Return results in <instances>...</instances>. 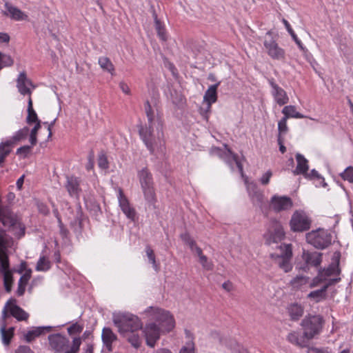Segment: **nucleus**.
I'll use <instances>...</instances> for the list:
<instances>
[{"instance_id":"obj_19","label":"nucleus","mask_w":353,"mask_h":353,"mask_svg":"<svg viewBox=\"0 0 353 353\" xmlns=\"http://www.w3.org/2000/svg\"><path fill=\"white\" fill-rule=\"evenodd\" d=\"M245 183L247 186L248 194L253 203L256 205H261L263 201V194L259 190L256 184L254 182H248V179H245Z\"/></svg>"},{"instance_id":"obj_34","label":"nucleus","mask_w":353,"mask_h":353,"mask_svg":"<svg viewBox=\"0 0 353 353\" xmlns=\"http://www.w3.org/2000/svg\"><path fill=\"white\" fill-rule=\"evenodd\" d=\"M31 277V270L26 271L20 278L18 283L17 293L19 296H22L26 290V287Z\"/></svg>"},{"instance_id":"obj_24","label":"nucleus","mask_w":353,"mask_h":353,"mask_svg":"<svg viewBox=\"0 0 353 353\" xmlns=\"http://www.w3.org/2000/svg\"><path fill=\"white\" fill-rule=\"evenodd\" d=\"M296 160L297 165L296 169L293 171L294 175L302 174L306 176L309 169L308 161L303 155L299 153L296 154Z\"/></svg>"},{"instance_id":"obj_26","label":"nucleus","mask_w":353,"mask_h":353,"mask_svg":"<svg viewBox=\"0 0 353 353\" xmlns=\"http://www.w3.org/2000/svg\"><path fill=\"white\" fill-rule=\"evenodd\" d=\"M220 83L221 82L219 81L216 84L210 85L205 91L203 97V101L205 103L212 105L217 101V89Z\"/></svg>"},{"instance_id":"obj_55","label":"nucleus","mask_w":353,"mask_h":353,"mask_svg":"<svg viewBox=\"0 0 353 353\" xmlns=\"http://www.w3.org/2000/svg\"><path fill=\"white\" fill-rule=\"evenodd\" d=\"M272 176V172L270 170L267 171L264 174H263L261 178V183L263 185H267L269 183L270 178Z\"/></svg>"},{"instance_id":"obj_57","label":"nucleus","mask_w":353,"mask_h":353,"mask_svg":"<svg viewBox=\"0 0 353 353\" xmlns=\"http://www.w3.org/2000/svg\"><path fill=\"white\" fill-rule=\"evenodd\" d=\"M31 146L30 145H24L17 149V153L19 154H23L26 157L31 150Z\"/></svg>"},{"instance_id":"obj_6","label":"nucleus","mask_w":353,"mask_h":353,"mask_svg":"<svg viewBox=\"0 0 353 353\" xmlns=\"http://www.w3.org/2000/svg\"><path fill=\"white\" fill-rule=\"evenodd\" d=\"M115 325L121 334L128 336L130 333H133L142 327V324L137 316L133 314H127L119 319L114 320Z\"/></svg>"},{"instance_id":"obj_20","label":"nucleus","mask_w":353,"mask_h":353,"mask_svg":"<svg viewBox=\"0 0 353 353\" xmlns=\"http://www.w3.org/2000/svg\"><path fill=\"white\" fill-rule=\"evenodd\" d=\"M17 87L19 92L23 95H30L32 90L35 88L32 81L27 78L25 72H21L19 74L17 81Z\"/></svg>"},{"instance_id":"obj_43","label":"nucleus","mask_w":353,"mask_h":353,"mask_svg":"<svg viewBox=\"0 0 353 353\" xmlns=\"http://www.w3.org/2000/svg\"><path fill=\"white\" fill-rule=\"evenodd\" d=\"M13 63L14 61L10 55L0 52V70L5 67L11 66Z\"/></svg>"},{"instance_id":"obj_56","label":"nucleus","mask_w":353,"mask_h":353,"mask_svg":"<svg viewBox=\"0 0 353 353\" xmlns=\"http://www.w3.org/2000/svg\"><path fill=\"white\" fill-rule=\"evenodd\" d=\"M3 309L11 310V309H21V308L16 305L15 299H10L7 301Z\"/></svg>"},{"instance_id":"obj_52","label":"nucleus","mask_w":353,"mask_h":353,"mask_svg":"<svg viewBox=\"0 0 353 353\" xmlns=\"http://www.w3.org/2000/svg\"><path fill=\"white\" fill-rule=\"evenodd\" d=\"M307 353H332L328 347H311L307 350Z\"/></svg>"},{"instance_id":"obj_61","label":"nucleus","mask_w":353,"mask_h":353,"mask_svg":"<svg viewBox=\"0 0 353 353\" xmlns=\"http://www.w3.org/2000/svg\"><path fill=\"white\" fill-rule=\"evenodd\" d=\"M82 330V327L78 324H73L72 326L68 327V331L70 334L75 333V332H81Z\"/></svg>"},{"instance_id":"obj_1","label":"nucleus","mask_w":353,"mask_h":353,"mask_svg":"<svg viewBox=\"0 0 353 353\" xmlns=\"http://www.w3.org/2000/svg\"><path fill=\"white\" fill-rule=\"evenodd\" d=\"M8 236L5 232H0V270L3 274V283L6 290L9 292L12 289V274L9 270L8 258L6 254Z\"/></svg>"},{"instance_id":"obj_32","label":"nucleus","mask_w":353,"mask_h":353,"mask_svg":"<svg viewBox=\"0 0 353 353\" xmlns=\"http://www.w3.org/2000/svg\"><path fill=\"white\" fill-rule=\"evenodd\" d=\"M310 278L305 276H297L290 283V286L294 290H301L309 284Z\"/></svg>"},{"instance_id":"obj_54","label":"nucleus","mask_w":353,"mask_h":353,"mask_svg":"<svg viewBox=\"0 0 353 353\" xmlns=\"http://www.w3.org/2000/svg\"><path fill=\"white\" fill-rule=\"evenodd\" d=\"M289 315L291 320L297 321L303 316V310H290Z\"/></svg>"},{"instance_id":"obj_58","label":"nucleus","mask_w":353,"mask_h":353,"mask_svg":"<svg viewBox=\"0 0 353 353\" xmlns=\"http://www.w3.org/2000/svg\"><path fill=\"white\" fill-rule=\"evenodd\" d=\"M15 353H34V352L28 346L21 345L16 350Z\"/></svg>"},{"instance_id":"obj_46","label":"nucleus","mask_w":353,"mask_h":353,"mask_svg":"<svg viewBox=\"0 0 353 353\" xmlns=\"http://www.w3.org/2000/svg\"><path fill=\"white\" fill-rule=\"evenodd\" d=\"M102 339L108 350H110V328H104Z\"/></svg>"},{"instance_id":"obj_30","label":"nucleus","mask_w":353,"mask_h":353,"mask_svg":"<svg viewBox=\"0 0 353 353\" xmlns=\"http://www.w3.org/2000/svg\"><path fill=\"white\" fill-rule=\"evenodd\" d=\"M52 327L50 326H46V327H39L35 328L34 330H32L31 331L28 332L25 335L24 338L25 340L30 343L34 340L35 338L39 336L40 335L43 334L46 332H50L51 330Z\"/></svg>"},{"instance_id":"obj_60","label":"nucleus","mask_w":353,"mask_h":353,"mask_svg":"<svg viewBox=\"0 0 353 353\" xmlns=\"http://www.w3.org/2000/svg\"><path fill=\"white\" fill-rule=\"evenodd\" d=\"M232 158H233V160L234 161L239 172H241V174L243 176V165H242L241 163L239 160V157L237 156V154H233Z\"/></svg>"},{"instance_id":"obj_51","label":"nucleus","mask_w":353,"mask_h":353,"mask_svg":"<svg viewBox=\"0 0 353 353\" xmlns=\"http://www.w3.org/2000/svg\"><path fill=\"white\" fill-rule=\"evenodd\" d=\"M324 281H325V278L322 275V273H321L319 271L318 275L315 278L313 279V280H312V281L311 283L309 282L308 285L310 288H313V287H315V286L318 285L320 283H321V282H323Z\"/></svg>"},{"instance_id":"obj_40","label":"nucleus","mask_w":353,"mask_h":353,"mask_svg":"<svg viewBox=\"0 0 353 353\" xmlns=\"http://www.w3.org/2000/svg\"><path fill=\"white\" fill-rule=\"evenodd\" d=\"M50 261L46 256H40L36 266V270L39 272H46L50 270Z\"/></svg>"},{"instance_id":"obj_21","label":"nucleus","mask_w":353,"mask_h":353,"mask_svg":"<svg viewBox=\"0 0 353 353\" xmlns=\"http://www.w3.org/2000/svg\"><path fill=\"white\" fill-rule=\"evenodd\" d=\"M50 345L57 352L64 350L68 344V340L60 334H51L48 336Z\"/></svg>"},{"instance_id":"obj_42","label":"nucleus","mask_w":353,"mask_h":353,"mask_svg":"<svg viewBox=\"0 0 353 353\" xmlns=\"http://www.w3.org/2000/svg\"><path fill=\"white\" fill-rule=\"evenodd\" d=\"M145 252L147 254V256L150 261V262L152 263L153 268L156 272H159L160 269L159 264L157 263L156 261V257L154 252V250L150 247L147 246L145 248Z\"/></svg>"},{"instance_id":"obj_8","label":"nucleus","mask_w":353,"mask_h":353,"mask_svg":"<svg viewBox=\"0 0 353 353\" xmlns=\"http://www.w3.org/2000/svg\"><path fill=\"white\" fill-rule=\"evenodd\" d=\"M312 219L303 210H295L290 221V230L294 232H303L310 229Z\"/></svg>"},{"instance_id":"obj_2","label":"nucleus","mask_w":353,"mask_h":353,"mask_svg":"<svg viewBox=\"0 0 353 353\" xmlns=\"http://www.w3.org/2000/svg\"><path fill=\"white\" fill-rule=\"evenodd\" d=\"M145 109L149 121L148 127H142L139 130V134L151 154H153L157 147V139L153 134L154 112L149 101L145 103Z\"/></svg>"},{"instance_id":"obj_15","label":"nucleus","mask_w":353,"mask_h":353,"mask_svg":"<svg viewBox=\"0 0 353 353\" xmlns=\"http://www.w3.org/2000/svg\"><path fill=\"white\" fill-rule=\"evenodd\" d=\"M116 191L117 192L119 204L122 212L129 219L134 221L136 217L135 210L131 206L128 199L121 188L116 189Z\"/></svg>"},{"instance_id":"obj_4","label":"nucleus","mask_w":353,"mask_h":353,"mask_svg":"<svg viewBox=\"0 0 353 353\" xmlns=\"http://www.w3.org/2000/svg\"><path fill=\"white\" fill-rule=\"evenodd\" d=\"M138 177L145 200L148 203L154 204L157 201V198L151 172L147 168H143L139 171Z\"/></svg>"},{"instance_id":"obj_17","label":"nucleus","mask_w":353,"mask_h":353,"mask_svg":"<svg viewBox=\"0 0 353 353\" xmlns=\"http://www.w3.org/2000/svg\"><path fill=\"white\" fill-rule=\"evenodd\" d=\"M292 256V245L290 244L284 245L283 253L278 259V264L285 272H288L292 269V265L290 263Z\"/></svg>"},{"instance_id":"obj_63","label":"nucleus","mask_w":353,"mask_h":353,"mask_svg":"<svg viewBox=\"0 0 353 353\" xmlns=\"http://www.w3.org/2000/svg\"><path fill=\"white\" fill-rule=\"evenodd\" d=\"M222 288L226 292H232L234 290L233 283L230 281H227L224 282L222 284Z\"/></svg>"},{"instance_id":"obj_28","label":"nucleus","mask_w":353,"mask_h":353,"mask_svg":"<svg viewBox=\"0 0 353 353\" xmlns=\"http://www.w3.org/2000/svg\"><path fill=\"white\" fill-rule=\"evenodd\" d=\"M8 323V320H4L2 319V322L1 323L0 332L2 338L3 343L5 345H8L10 343L11 339L13 336V328L10 327L9 329H6Z\"/></svg>"},{"instance_id":"obj_23","label":"nucleus","mask_w":353,"mask_h":353,"mask_svg":"<svg viewBox=\"0 0 353 353\" xmlns=\"http://www.w3.org/2000/svg\"><path fill=\"white\" fill-rule=\"evenodd\" d=\"M287 341L291 344L299 347H305L307 346V341L304 334L301 336L297 331H291L286 336Z\"/></svg>"},{"instance_id":"obj_35","label":"nucleus","mask_w":353,"mask_h":353,"mask_svg":"<svg viewBox=\"0 0 353 353\" xmlns=\"http://www.w3.org/2000/svg\"><path fill=\"white\" fill-rule=\"evenodd\" d=\"M154 26L159 38L163 41H166L168 39V34L165 27L157 18V15L154 16Z\"/></svg>"},{"instance_id":"obj_3","label":"nucleus","mask_w":353,"mask_h":353,"mask_svg":"<svg viewBox=\"0 0 353 353\" xmlns=\"http://www.w3.org/2000/svg\"><path fill=\"white\" fill-rule=\"evenodd\" d=\"M324 320L320 315H307L301 323L304 337L310 341L319 335L323 330Z\"/></svg>"},{"instance_id":"obj_25","label":"nucleus","mask_w":353,"mask_h":353,"mask_svg":"<svg viewBox=\"0 0 353 353\" xmlns=\"http://www.w3.org/2000/svg\"><path fill=\"white\" fill-rule=\"evenodd\" d=\"M341 280L340 278H337V279H330L329 280V282L328 283H327L326 285H325L320 290H314V291H312L311 292L308 296L311 299H314L316 301H319L320 300L323 299L325 298V292H326V290L327 289V288L335 283H337L339 282V281Z\"/></svg>"},{"instance_id":"obj_9","label":"nucleus","mask_w":353,"mask_h":353,"mask_svg":"<svg viewBox=\"0 0 353 353\" xmlns=\"http://www.w3.org/2000/svg\"><path fill=\"white\" fill-rule=\"evenodd\" d=\"M285 235V234L281 223L276 220H272L270 222L263 237L265 243L271 245L281 241L284 239Z\"/></svg>"},{"instance_id":"obj_14","label":"nucleus","mask_w":353,"mask_h":353,"mask_svg":"<svg viewBox=\"0 0 353 353\" xmlns=\"http://www.w3.org/2000/svg\"><path fill=\"white\" fill-rule=\"evenodd\" d=\"M302 259L305 263L304 270L310 268H318L320 267L323 261V254L318 252H310L303 250Z\"/></svg>"},{"instance_id":"obj_45","label":"nucleus","mask_w":353,"mask_h":353,"mask_svg":"<svg viewBox=\"0 0 353 353\" xmlns=\"http://www.w3.org/2000/svg\"><path fill=\"white\" fill-rule=\"evenodd\" d=\"M288 119L283 117L278 123V131L279 135L283 137L288 131V127L287 124Z\"/></svg>"},{"instance_id":"obj_7","label":"nucleus","mask_w":353,"mask_h":353,"mask_svg":"<svg viewBox=\"0 0 353 353\" xmlns=\"http://www.w3.org/2000/svg\"><path fill=\"white\" fill-rule=\"evenodd\" d=\"M332 239L331 233L324 229L313 230L306 234L307 243L321 250L327 248L331 244Z\"/></svg>"},{"instance_id":"obj_44","label":"nucleus","mask_w":353,"mask_h":353,"mask_svg":"<svg viewBox=\"0 0 353 353\" xmlns=\"http://www.w3.org/2000/svg\"><path fill=\"white\" fill-rule=\"evenodd\" d=\"M341 178L350 183H353V166H348L340 174Z\"/></svg>"},{"instance_id":"obj_64","label":"nucleus","mask_w":353,"mask_h":353,"mask_svg":"<svg viewBox=\"0 0 353 353\" xmlns=\"http://www.w3.org/2000/svg\"><path fill=\"white\" fill-rule=\"evenodd\" d=\"M180 237L185 244L190 243V242L193 239L188 232L181 234Z\"/></svg>"},{"instance_id":"obj_27","label":"nucleus","mask_w":353,"mask_h":353,"mask_svg":"<svg viewBox=\"0 0 353 353\" xmlns=\"http://www.w3.org/2000/svg\"><path fill=\"white\" fill-rule=\"evenodd\" d=\"M10 316L14 317L17 321H26L29 314L25 310H3L2 319L8 320Z\"/></svg>"},{"instance_id":"obj_13","label":"nucleus","mask_w":353,"mask_h":353,"mask_svg":"<svg viewBox=\"0 0 353 353\" xmlns=\"http://www.w3.org/2000/svg\"><path fill=\"white\" fill-rule=\"evenodd\" d=\"M143 333L147 345L154 347L162 332L156 323H150L145 326Z\"/></svg>"},{"instance_id":"obj_37","label":"nucleus","mask_w":353,"mask_h":353,"mask_svg":"<svg viewBox=\"0 0 353 353\" xmlns=\"http://www.w3.org/2000/svg\"><path fill=\"white\" fill-rule=\"evenodd\" d=\"M29 132V129L26 127L18 130L10 139L8 141L13 145L17 142L25 139Z\"/></svg>"},{"instance_id":"obj_47","label":"nucleus","mask_w":353,"mask_h":353,"mask_svg":"<svg viewBox=\"0 0 353 353\" xmlns=\"http://www.w3.org/2000/svg\"><path fill=\"white\" fill-rule=\"evenodd\" d=\"M98 165L99 167L101 169H108V161L107 157L103 154L101 153L99 155L98 158Z\"/></svg>"},{"instance_id":"obj_38","label":"nucleus","mask_w":353,"mask_h":353,"mask_svg":"<svg viewBox=\"0 0 353 353\" xmlns=\"http://www.w3.org/2000/svg\"><path fill=\"white\" fill-rule=\"evenodd\" d=\"M12 146V145L8 140L0 143V164L4 161L6 157L11 152Z\"/></svg>"},{"instance_id":"obj_10","label":"nucleus","mask_w":353,"mask_h":353,"mask_svg":"<svg viewBox=\"0 0 353 353\" xmlns=\"http://www.w3.org/2000/svg\"><path fill=\"white\" fill-rule=\"evenodd\" d=\"M156 316V323L161 329L162 333L170 332L175 327V321L169 311L158 310Z\"/></svg>"},{"instance_id":"obj_50","label":"nucleus","mask_w":353,"mask_h":353,"mask_svg":"<svg viewBox=\"0 0 353 353\" xmlns=\"http://www.w3.org/2000/svg\"><path fill=\"white\" fill-rule=\"evenodd\" d=\"M128 336V341L134 347H139L140 345V341H139V337L138 335L133 333H130L127 336Z\"/></svg>"},{"instance_id":"obj_49","label":"nucleus","mask_w":353,"mask_h":353,"mask_svg":"<svg viewBox=\"0 0 353 353\" xmlns=\"http://www.w3.org/2000/svg\"><path fill=\"white\" fill-rule=\"evenodd\" d=\"M99 64L103 70L110 71V62L108 57H100L99 59Z\"/></svg>"},{"instance_id":"obj_16","label":"nucleus","mask_w":353,"mask_h":353,"mask_svg":"<svg viewBox=\"0 0 353 353\" xmlns=\"http://www.w3.org/2000/svg\"><path fill=\"white\" fill-rule=\"evenodd\" d=\"M341 259V252L336 251L334 253L332 256V262L326 268H320L319 271L322 273V275L326 280L327 277L332 275H339L341 273V269L339 268Z\"/></svg>"},{"instance_id":"obj_29","label":"nucleus","mask_w":353,"mask_h":353,"mask_svg":"<svg viewBox=\"0 0 353 353\" xmlns=\"http://www.w3.org/2000/svg\"><path fill=\"white\" fill-rule=\"evenodd\" d=\"M66 188L71 196H78L79 192V181L75 176H68Z\"/></svg>"},{"instance_id":"obj_11","label":"nucleus","mask_w":353,"mask_h":353,"mask_svg":"<svg viewBox=\"0 0 353 353\" xmlns=\"http://www.w3.org/2000/svg\"><path fill=\"white\" fill-rule=\"evenodd\" d=\"M270 207L275 212L290 210L293 207L292 199L287 196L273 195L270 199Z\"/></svg>"},{"instance_id":"obj_31","label":"nucleus","mask_w":353,"mask_h":353,"mask_svg":"<svg viewBox=\"0 0 353 353\" xmlns=\"http://www.w3.org/2000/svg\"><path fill=\"white\" fill-rule=\"evenodd\" d=\"M282 114L284 115L283 117L287 119H288L290 118H295V119L307 118V116L303 115L301 113L297 112L296 107L292 105L285 106L282 110Z\"/></svg>"},{"instance_id":"obj_62","label":"nucleus","mask_w":353,"mask_h":353,"mask_svg":"<svg viewBox=\"0 0 353 353\" xmlns=\"http://www.w3.org/2000/svg\"><path fill=\"white\" fill-rule=\"evenodd\" d=\"M278 144L279 145V150L282 154H284L286 152V148L285 147L283 142L284 138L281 136H278Z\"/></svg>"},{"instance_id":"obj_5","label":"nucleus","mask_w":353,"mask_h":353,"mask_svg":"<svg viewBox=\"0 0 353 353\" xmlns=\"http://www.w3.org/2000/svg\"><path fill=\"white\" fill-rule=\"evenodd\" d=\"M0 221L4 226L9 227L10 230L18 238L25 234V226L18 217L10 210L0 212Z\"/></svg>"},{"instance_id":"obj_12","label":"nucleus","mask_w":353,"mask_h":353,"mask_svg":"<svg viewBox=\"0 0 353 353\" xmlns=\"http://www.w3.org/2000/svg\"><path fill=\"white\" fill-rule=\"evenodd\" d=\"M264 47L268 54L272 59L276 60H282L285 57V52L284 49L279 47L276 41L272 38H265Z\"/></svg>"},{"instance_id":"obj_39","label":"nucleus","mask_w":353,"mask_h":353,"mask_svg":"<svg viewBox=\"0 0 353 353\" xmlns=\"http://www.w3.org/2000/svg\"><path fill=\"white\" fill-rule=\"evenodd\" d=\"M198 250V257L199 259V263L202 267L206 270H212L213 269V263L210 261L208 257L203 254L201 249Z\"/></svg>"},{"instance_id":"obj_41","label":"nucleus","mask_w":353,"mask_h":353,"mask_svg":"<svg viewBox=\"0 0 353 353\" xmlns=\"http://www.w3.org/2000/svg\"><path fill=\"white\" fill-rule=\"evenodd\" d=\"M28 113L27 122L28 123L34 122L37 123L38 121H39L37 118V114L32 108V101L30 97H29L28 99Z\"/></svg>"},{"instance_id":"obj_48","label":"nucleus","mask_w":353,"mask_h":353,"mask_svg":"<svg viewBox=\"0 0 353 353\" xmlns=\"http://www.w3.org/2000/svg\"><path fill=\"white\" fill-rule=\"evenodd\" d=\"M212 105L206 103V106L205 108H200L199 113L202 116V117L208 121L209 119L210 114L211 112Z\"/></svg>"},{"instance_id":"obj_53","label":"nucleus","mask_w":353,"mask_h":353,"mask_svg":"<svg viewBox=\"0 0 353 353\" xmlns=\"http://www.w3.org/2000/svg\"><path fill=\"white\" fill-rule=\"evenodd\" d=\"M81 343L80 338H74L72 341V345L70 350V353H77L79 350V347Z\"/></svg>"},{"instance_id":"obj_33","label":"nucleus","mask_w":353,"mask_h":353,"mask_svg":"<svg viewBox=\"0 0 353 353\" xmlns=\"http://www.w3.org/2000/svg\"><path fill=\"white\" fill-rule=\"evenodd\" d=\"M31 277V270L26 271L20 278L18 283L17 293L19 296H22L26 290V287Z\"/></svg>"},{"instance_id":"obj_18","label":"nucleus","mask_w":353,"mask_h":353,"mask_svg":"<svg viewBox=\"0 0 353 353\" xmlns=\"http://www.w3.org/2000/svg\"><path fill=\"white\" fill-rule=\"evenodd\" d=\"M270 83L272 88L271 94L276 104L279 106L287 104L289 102V97L287 92L274 81H272Z\"/></svg>"},{"instance_id":"obj_59","label":"nucleus","mask_w":353,"mask_h":353,"mask_svg":"<svg viewBox=\"0 0 353 353\" xmlns=\"http://www.w3.org/2000/svg\"><path fill=\"white\" fill-rule=\"evenodd\" d=\"M291 37H292L293 40L295 41L299 49L302 51H305V48L303 46V43L298 38L297 35L294 33L291 34Z\"/></svg>"},{"instance_id":"obj_36","label":"nucleus","mask_w":353,"mask_h":353,"mask_svg":"<svg viewBox=\"0 0 353 353\" xmlns=\"http://www.w3.org/2000/svg\"><path fill=\"white\" fill-rule=\"evenodd\" d=\"M186 336L188 339L185 344L181 347L179 353H195L194 343L190 332L185 330Z\"/></svg>"},{"instance_id":"obj_22","label":"nucleus","mask_w":353,"mask_h":353,"mask_svg":"<svg viewBox=\"0 0 353 353\" xmlns=\"http://www.w3.org/2000/svg\"><path fill=\"white\" fill-rule=\"evenodd\" d=\"M4 13L15 21H23L28 19V16L23 12L9 3H5Z\"/></svg>"}]
</instances>
